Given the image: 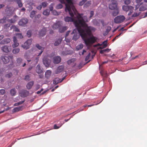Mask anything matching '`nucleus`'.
<instances>
[{"label": "nucleus", "instance_id": "ddd939ff", "mask_svg": "<svg viewBox=\"0 0 147 147\" xmlns=\"http://www.w3.org/2000/svg\"><path fill=\"white\" fill-rule=\"evenodd\" d=\"M134 7L131 6L123 5L122 7V9L123 10L127 12L130 9H134Z\"/></svg>", "mask_w": 147, "mask_h": 147}, {"label": "nucleus", "instance_id": "f03ea898", "mask_svg": "<svg viewBox=\"0 0 147 147\" xmlns=\"http://www.w3.org/2000/svg\"><path fill=\"white\" fill-rule=\"evenodd\" d=\"M125 19V17L123 16H119L114 18V21L116 23H119L123 22Z\"/></svg>", "mask_w": 147, "mask_h": 147}, {"label": "nucleus", "instance_id": "680f3d73", "mask_svg": "<svg viewBox=\"0 0 147 147\" xmlns=\"http://www.w3.org/2000/svg\"><path fill=\"white\" fill-rule=\"evenodd\" d=\"M86 1H81L79 3V5L82 6L83 5L85 2Z\"/></svg>", "mask_w": 147, "mask_h": 147}, {"label": "nucleus", "instance_id": "ea45409f", "mask_svg": "<svg viewBox=\"0 0 147 147\" xmlns=\"http://www.w3.org/2000/svg\"><path fill=\"white\" fill-rule=\"evenodd\" d=\"M6 17L5 16L3 17L2 19H0V23H4L6 22Z\"/></svg>", "mask_w": 147, "mask_h": 147}, {"label": "nucleus", "instance_id": "39448f33", "mask_svg": "<svg viewBox=\"0 0 147 147\" xmlns=\"http://www.w3.org/2000/svg\"><path fill=\"white\" fill-rule=\"evenodd\" d=\"M20 94L22 97H25L28 95L29 92L26 90H22L20 92Z\"/></svg>", "mask_w": 147, "mask_h": 147}, {"label": "nucleus", "instance_id": "09e8293b", "mask_svg": "<svg viewBox=\"0 0 147 147\" xmlns=\"http://www.w3.org/2000/svg\"><path fill=\"white\" fill-rule=\"evenodd\" d=\"M41 17V15L39 14H38L36 15L35 17V20L36 21V20H37L39 18H40Z\"/></svg>", "mask_w": 147, "mask_h": 147}, {"label": "nucleus", "instance_id": "20e7f679", "mask_svg": "<svg viewBox=\"0 0 147 147\" xmlns=\"http://www.w3.org/2000/svg\"><path fill=\"white\" fill-rule=\"evenodd\" d=\"M112 3L109 5V8L111 10L117 8V3L116 1H112Z\"/></svg>", "mask_w": 147, "mask_h": 147}, {"label": "nucleus", "instance_id": "49530a36", "mask_svg": "<svg viewBox=\"0 0 147 147\" xmlns=\"http://www.w3.org/2000/svg\"><path fill=\"white\" fill-rule=\"evenodd\" d=\"M5 92V90L3 89L0 90V95H3Z\"/></svg>", "mask_w": 147, "mask_h": 147}, {"label": "nucleus", "instance_id": "de8ad7c7", "mask_svg": "<svg viewBox=\"0 0 147 147\" xmlns=\"http://www.w3.org/2000/svg\"><path fill=\"white\" fill-rule=\"evenodd\" d=\"M91 4L90 1H89L87 2L86 3L84 4V7H87L88 6L90 5Z\"/></svg>", "mask_w": 147, "mask_h": 147}, {"label": "nucleus", "instance_id": "13d9d810", "mask_svg": "<svg viewBox=\"0 0 147 147\" xmlns=\"http://www.w3.org/2000/svg\"><path fill=\"white\" fill-rule=\"evenodd\" d=\"M90 55V53H89L88 55L85 58V60L86 61H87L89 59V57Z\"/></svg>", "mask_w": 147, "mask_h": 147}, {"label": "nucleus", "instance_id": "338daca9", "mask_svg": "<svg viewBox=\"0 0 147 147\" xmlns=\"http://www.w3.org/2000/svg\"><path fill=\"white\" fill-rule=\"evenodd\" d=\"M42 8V6L41 5H39L36 7V8L38 10H40Z\"/></svg>", "mask_w": 147, "mask_h": 147}, {"label": "nucleus", "instance_id": "9d476101", "mask_svg": "<svg viewBox=\"0 0 147 147\" xmlns=\"http://www.w3.org/2000/svg\"><path fill=\"white\" fill-rule=\"evenodd\" d=\"M76 32V30L74 29L73 30L71 33V34H74L73 37L72 39L73 40H77L79 37V36L77 33H75Z\"/></svg>", "mask_w": 147, "mask_h": 147}, {"label": "nucleus", "instance_id": "2f4dec72", "mask_svg": "<svg viewBox=\"0 0 147 147\" xmlns=\"http://www.w3.org/2000/svg\"><path fill=\"white\" fill-rule=\"evenodd\" d=\"M62 81V80H61L59 78H55V80H53V83L54 84H56L61 82Z\"/></svg>", "mask_w": 147, "mask_h": 147}, {"label": "nucleus", "instance_id": "c85d7f7f", "mask_svg": "<svg viewBox=\"0 0 147 147\" xmlns=\"http://www.w3.org/2000/svg\"><path fill=\"white\" fill-rule=\"evenodd\" d=\"M147 6L144 4V6H141L139 8V11H143L146 9Z\"/></svg>", "mask_w": 147, "mask_h": 147}, {"label": "nucleus", "instance_id": "603ef678", "mask_svg": "<svg viewBox=\"0 0 147 147\" xmlns=\"http://www.w3.org/2000/svg\"><path fill=\"white\" fill-rule=\"evenodd\" d=\"M16 35L18 38H23V36L21 34H17Z\"/></svg>", "mask_w": 147, "mask_h": 147}, {"label": "nucleus", "instance_id": "f257e3e1", "mask_svg": "<svg viewBox=\"0 0 147 147\" xmlns=\"http://www.w3.org/2000/svg\"><path fill=\"white\" fill-rule=\"evenodd\" d=\"M60 1L62 4H65V11L68 12L71 17H74V14L76 16L77 19L74 21V24L86 45L91 46L96 42L97 38L93 36H91L92 35L91 30L93 28L88 26L85 23L88 21L87 17L82 16L83 15L82 13L80 14L78 13L72 1Z\"/></svg>", "mask_w": 147, "mask_h": 147}, {"label": "nucleus", "instance_id": "58836bf2", "mask_svg": "<svg viewBox=\"0 0 147 147\" xmlns=\"http://www.w3.org/2000/svg\"><path fill=\"white\" fill-rule=\"evenodd\" d=\"M36 13V11L33 10L30 13V17L31 18H33L35 16Z\"/></svg>", "mask_w": 147, "mask_h": 147}, {"label": "nucleus", "instance_id": "774afa93", "mask_svg": "<svg viewBox=\"0 0 147 147\" xmlns=\"http://www.w3.org/2000/svg\"><path fill=\"white\" fill-rule=\"evenodd\" d=\"M90 18H91L94 15V11H92L90 12Z\"/></svg>", "mask_w": 147, "mask_h": 147}, {"label": "nucleus", "instance_id": "a878e982", "mask_svg": "<svg viewBox=\"0 0 147 147\" xmlns=\"http://www.w3.org/2000/svg\"><path fill=\"white\" fill-rule=\"evenodd\" d=\"M114 10V11L112 12V15L113 16H115L118 14L119 11L118 8H116Z\"/></svg>", "mask_w": 147, "mask_h": 147}, {"label": "nucleus", "instance_id": "2eb2a0df", "mask_svg": "<svg viewBox=\"0 0 147 147\" xmlns=\"http://www.w3.org/2000/svg\"><path fill=\"white\" fill-rule=\"evenodd\" d=\"M1 50L4 52L7 53L10 51V50L8 48V47L7 45L4 46L1 48Z\"/></svg>", "mask_w": 147, "mask_h": 147}, {"label": "nucleus", "instance_id": "f3484780", "mask_svg": "<svg viewBox=\"0 0 147 147\" xmlns=\"http://www.w3.org/2000/svg\"><path fill=\"white\" fill-rule=\"evenodd\" d=\"M64 20L66 22H74L76 20H75L74 18H72L71 17H70L69 16H67L65 18Z\"/></svg>", "mask_w": 147, "mask_h": 147}, {"label": "nucleus", "instance_id": "473e14b6", "mask_svg": "<svg viewBox=\"0 0 147 147\" xmlns=\"http://www.w3.org/2000/svg\"><path fill=\"white\" fill-rule=\"evenodd\" d=\"M10 29H13V30L16 32H19V29L15 26L13 25L10 27Z\"/></svg>", "mask_w": 147, "mask_h": 147}, {"label": "nucleus", "instance_id": "e2e57ef3", "mask_svg": "<svg viewBox=\"0 0 147 147\" xmlns=\"http://www.w3.org/2000/svg\"><path fill=\"white\" fill-rule=\"evenodd\" d=\"M61 125H61L59 126H58L56 124H55L53 126L54 129H59L60 127H61Z\"/></svg>", "mask_w": 147, "mask_h": 147}, {"label": "nucleus", "instance_id": "a19ab883", "mask_svg": "<svg viewBox=\"0 0 147 147\" xmlns=\"http://www.w3.org/2000/svg\"><path fill=\"white\" fill-rule=\"evenodd\" d=\"M20 51V49L19 48H15L12 51V52L14 54H16L18 53Z\"/></svg>", "mask_w": 147, "mask_h": 147}, {"label": "nucleus", "instance_id": "412c9836", "mask_svg": "<svg viewBox=\"0 0 147 147\" xmlns=\"http://www.w3.org/2000/svg\"><path fill=\"white\" fill-rule=\"evenodd\" d=\"M36 73L38 74H40L42 72V69H41L40 65H38L36 67Z\"/></svg>", "mask_w": 147, "mask_h": 147}, {"label": "nucleus", "instance_id": "052dcab7", "mask_svg": "<svg viewBox=\"0 0 147 147\" xmlns=\"http://www.w3.org/2000/svg\"><path fill=\"white\" fill-rule=\"evenodd\" d=\"M24 79L26 80L29 81L30 79V76L28 75L26 76L24 78Z\"/></svg>", "mask_w": 147, "mask_h": 147}, {"label": "nucleus", "instance_id": "7ed1b4c3", "mask_svg": "<svg viewBox=\"0 0 147 147\" xmlns=\"http://www.w3.org/2000/svg\"><path fill=\"white\" fill-rule=\"evenodd\" d=\"M32 39H28L27 41L24 42V44L22 45L21 46L24 49H27L29 48L30 45L32 44Z\"/></svg>", "mask_w": 147, "mask_h": 147}, {"label": "nucleus", "instance_id": "cd10ccee", "mask_svg": "<svg viewBox=\"0 0 147 147\" xmlns=\"http://www.w3.org/2000/svg\"><path fill=\"white\" fill-rule=\"evenodd\" d=\"M100 73L102 77L105 78H107V77L108 75L107 72L102 71L100 72Z\"/></svg>", "mask_w": 147, "mask_h": 147}, {"label": "nucleus", "instance_id": "c756f323", "mask_svg": "<svg viewBox=\"0 0 147 147\" xmlns=\"http://www.w3.org/2000/svg\"><path fill=\"white\" fill-rule=\"evenodd\" d=\"M22 61V59L21 58H18L16 60L17 65L20 66L21 64Z\"/></svg>", "mask_w": 147, "mask_h": 147}, {"label": "nucleus", "instance_id": "a211bd4d", "mask_svg": "<svg viewBox=\"0 0 147 147\" xmlns=\"http://www.w3.org/2000/svg\"><path fill=\"white\" fill-rule=\"evenodd\" d=\"M36 47L39 49L41 50L40 52L39 53L38 56H39L43 52L44 48V47L41 46L38 44H37L36 45Z\"/></svg>", "mask_w": 147, "mask_h": 147}, {"label": "nucleus", "instance_id": "dca6fc26", "mask_svg": "<svg viewBox=\"0 0 147 147\" xmlns=\"http://www.w3.org/2000/svg\"><path fill=\"white\" fill-rule=\"evenodd\" d=\"M64 68V67L63 65L59 66L55 71V73L58 74L60 73L63 70Z\"/></svg>", "mask_w": 147, "mask_h": 147}, {"label": "nucleus", "instance_id": "b1692460", "mask_svg": "<svg viewBox=\"0 0 147 147\" xmlns=\"http://www.w3.org/2000/svg\"><path fill=\"white\" fill-rule=\"evenodd\" d=\"M67 29V26H63L59 28V31L61 33H62L66 30Z\"/></svg>", "mask_w": 147, "mask_h": 147}, {"label": "nucleus", "instance_id": "0eeeda50", "mask_svg": "<svg viewBox=\"0 0 147 147\" xmlns=\"http://www.w3.org/2000/svg\"><path fill=\"white\" fill-rule=\"evenodd\" d=\"M47 29L46 28H43L39 32L38 35L40 37H42L46 34L47 32Z\"/></svg>", "mask_w": 147, "mask_h": 147}, {"label": "nucleus", "instance_id": "6ab92c4d", "mask_svg": "<svg viewBox=\"0 0 147 147\" xmlns=\"http://www.w3.org/2000/svg\"><path fill=\"white\" fill-rule=\"evenodd\" d=\"M43 64L46 67H48L49 66L50 62L48 59L44 58L43 59Z\"/></svg>", "mask_w": 147, "mask_h": 147}, {"label": "nucleus", "instance_id": "4be33fe9", "mask_svg": "<svg viewBox=\"0 0 147 147\" xmlns=\"http://www.w3.org/2000/svg\"><path fill=\"white\" fill-rule=\"evenodd\" d=\"M51 74V72L50 70H47L45 73V77L47 78V79L49 78Z\"/></svg>", "mask_w": 147, "mask_h": 147}, {"label": "nucleus", "instance_id": "aec40b11", "mask_svg": "<svg viewBox=\"0 0 147 147\" xmlns=\"http://www.w3.org/2000/svg\"><path fill=\"white\" fill-rule=\"evenodd\" d=\"M34 83V82L33 81H32L28 82L26 86L27 89L28 90L30 89L33 86Z\"/></svg>", "mask_w": 147, "mask_h": 147}, {"label": "nucleus", "instance_id": "e433bc0d", "mask_svg": "<svg viewBox=\"0 0 147 147\" xmlns=\"http://www.w3.org/2000/svg\"><path fill=\"white\" fill-rule=\"evenodd\" d=\"M50 13V11L49 9H47L43 11L42 13L43 15L45 16H48Z\"/></svg>", "mask_w": 147, "mask_h": 147}, {"label": "nucleus", "instance_id": "bb28decb", "mask_svg": "<svg viewBox=\"0 0 147 147\" xmlns=\"http://www.w3.org/2000/svg\"><path fill=\"white\" fill-rule=\"evenodd\" d=\"M60 26V24L59 22H57L53 26V28L54 29H57Z\"/></svg>", "mask_w": 147, "mask_h": 147}, {"label": "nucleus", "instance_id": "1a4fd4ad", "mask_svg": "<svg viewBox=\"0 0 147 147\" xmlns=\"http://www.w3.org/2000/svg\"><path fill=\"white\" fill-rule=\"evenodd\" d=\"M9 57H10V56H2L1 57V59L4 63L6 64L9 61Z\"/></svg>", "mask_w": 147, "mask_h": 147}, {"label": "nucleus", "instance_id": "4468645a", "mask_svg": "<svg viewBox=\"0 0 147 147\" xmlns=\"http://www.w3.org/2000/svg\"><path fill=\"white\" fill-rule=\"evenodd\" d=\"M10 41L11 40L9 38H5L0 42V44L1 45H4L6 44H7L10 42Z\"/></svg>", "mask_w": 147, "mask_h": 147}, {"label": "nucleus", "instance_id": "8fccbe9b", "mask_svg": "<svg viewBox=\"0 0 147 147\" xmlns=\"http://www.w3.org/2000/svg\"><path fill=\"white\" fill-rule=\"evenodd\" d=\"M52 13L55 16L58 15L59 14V13L55 10H54L53 11Z\"/></svg>", "mask_w": 147, "mask_h": 147}, {"label": "nucleus", "instance_id": "7c9ffc66", "mask_svg": "<svg viewBox=\"0 0 147 147\" xmlns=\"http://www.w3.org/2000/svg\"><path fill=\"white\" fill-rule=\"evenodd\" d=\"M10 92L12 96H14L16 94V91L15 88H13L10 90Z\"/></svg>", "mask_w": 147, "mask_h": 147}, {"label": "nucleus", "instance_id": "79ce46f5", "mask_svg": "<svg viewBox=\"0 0 147 147\" xmlns=\"http://www.w3.org/2000/svg\"><path fill=\"white\" fill-rule=\"evenodd\" d=\"M17 2V3L18 4V6L20 7H21L23 6V4L21 1H16Z\"/></svg>", "mask_w": 147, "mask_h": 147}, {"label": "nucleus", "instance_id": "5fc2aeb1", "mask_svg": "<svg viewBox=\"0 0 147 147\" xmlns=\"http://www.w3.org/2000/svg\"><path fill=\"white\" fill-rule=\"evenodd\" d=\"M140 14V13H134L132 16V17H135L138 16Z\"/></svg>", "mask_w": 147, "mask_h": 147}, {"label": "nucleus", "instance_id": "9b49d317", "mask_svg": "<svg viewBox=\"0 0 147 147\" xmlns=\"http://www.w3.org/2000/svg\"><path fill=\"white\" fill-rule=\"evenodd\" d=\"M61 60L59 56L55 57L53 58V62L55 64H57L61 62Z\"/></svg>", "mask_w": 147, "mask_h": 147}, {"label": "nucleus", "instance_id": "6e6d98bb", "mask_svg": "<svg viewBox=\"0 0 147 147\" xmlns=\"http://www.w3.org/2000/svg\"><path fill=\"white\" fill-rule=\"evenodd\" d=\"M27 35L28 37H30L31 35V32L30 30H28L27 32Z\"/></svg>", "mask_w": 147, "mask_h": 147}, {"label": "nucleus", "instance_id": "3c124183", "mask_svg": "<svg viewBox=\"0 0 147 147\" xmlns=\"http://www.w3.org/2000/svg\"><path fill=\"white\" fill-rule=\"evenodd\" d=\"M47 3L46 2H42V6L43 7H45L47 6Z\"/></svg>", "mask_w": 147, "mask_h": 147}, {"label": "nucleus", "instance_id": "0e129e2a", "mask_svg": "<svg viewBox=\"0 0 147 147\" xmlns=\"http://www.w3.org/2000/svg\"><path fill=\"white\" fill-rule=\"evenodd\" d=\"M24 57L26 59H29V57H28L27 53H26L24 55Z\"/></svg>", "mask_w": 147, "mask_h": 147}, {"label": "nucleus", "instance_id": "c9c22d12", "mask_svg": "<svg viewBox=\"0 0 147 147\" xmlns=\"http://www.w3.org/2000/svg\"><path fill=\"white\" fill-rule=\"evenodd\" d=\"M22 107H16L12 110V112L13 113L17 112L21 110Z\"/></svg>", "mask_w": 147, "mask_h": 147}, {"label": "nucleus", "instance_id": "37998d69", "mask_svg": "<svg viewBox=\"0 0 147 147\" xmlns=\"http://www.w3.org/2000/svg\"><path fill=\"white\" fill-rule=\"evenodd\" d=\"M13 42V44L12 45V47H17L19 45V43L17 41Z\"/></svg>", "mask_w": 147, "mask_h": 147}, {"label": "nucleus", "instance_id": "bf43d9fd", "mask_svg": "<svg viewBox=\"0 0 147 147\" xmlns=\"http://www.w3.org/2000/svg\"><path fill=\"white\" fill-rule=\"evenodd\" d=\"M111 27L110 26H108L107 27V29L106 30V32L107 33H108L111 30Z\"/></svg>", "mask_w": 147, "mask_h": 147}, {"label": "nucleus", "instance_id": "72a5a7b5", "mask_svg": "<svg viewBox=\"0 0 147 147\" xmlns=\"http://www.w3.org/2000/svg\"><path fill=\"white\" fill-rule=\"evenodd\" d=\"M83 47V45L82 44H81L76 46V49L78 51L82 49Z\"/></svg>", "mask_w": 147, "mask_h": 147}, {"label": "nucleus", "instance_id": "4d7b16f0", "mask_svg": "<svg viewBox=\"0 0 147 147\" xmlns=\"http://www.w3.org/2000/svg\"><path fill=\"white\" fill-rule=\"evenodd\" d=\"M54 5V4L53 3L51 4L49 6V9L51 11L53 10V6Z\"/></svg>", "mask_w": 147, "mask_h": 147}, {"label": "nucleus", "instance_id": "393cba45", "mask_svg": "<svg viewBox=\"0 0 147 147\" xmlns=\"http://www.w3.org/2000/svg\"><path fill=\"white\" fill-rule=\"evenodd\" d=\"M142 1H135L136 3H137L136 5H135L136 9H137L140 5H141V3H141Z\"/></svg>", "mask_w": 147, "mask_h": 147}, {"label": "nucleus", "instance_id": "864d4df0", "mask_svg": "<svg viewBox=\"0 0 147 147\" xmlns=\"http://www.w3.org/2000/svg\"><path fill=\"white\" fill-rule=\"evenodd\" d=\"M10 25H11L9 24H6L4 25V28H7L9 27Z\"/></svg>", "mask_w": 147, "mask_h": 147}, {"label": "nucleus", "instance_id": "69168bd1", "mask_svg": "<svg viewBox=\"0 0 147 147\" xmlns=\"http://www.w3.org/2000/svg\"><path fill=\"white\" fill-rule=\"evenodd\" d=\"M124 3L126 5H128L130 3V1H124Z\"/></svg>", "mask_w": 147, "mask_h": 147}, {"label": "nucleus", "instance_id": "5701e85b", "mask_svg": "<svg viewBox=\"0 0 147 147\" xmlns=\"http://www.w3.org/2000/svg\"><path fill=\"white\" fill-rule=\"evenodd\" d=\"M62 39L61 38H59L55 41L54 43V45L55 46H58L61 43L62 41Z\"/></svg>", "mask_w": 147, "mask_h": 147}, {"label": "nucleus", "instance_id": "f704fd0d", "mask_svg": "<svg viewBox=\"0 0 147 147\" xmlns=\"http://www.w3.org/2000/svg\"><path fill=\"white\" fill-rule=\"evenodd\" d=\"M111 50V49H107L102 50H101L100 51V53L101 54L104 53L105 52H109Z\"/></svg>", "mask_w": 147, "mask_h": 147}, {"label": "nucleus", "instance_id": "f8f14e48", "mask_svg": "<svg viewBox=\"0 0 147 147\" xmlns=\"http://www.w3.org/2000/svg\"><path fill=\"white\" fill-rule=\"evenodd\" d=\"M18 16L15 15L11 19H8L7 20V21L11 23H14L18 20Z\"/></svg>", "mask_w": 147, "mask_h": 147}, {"label": "nucleus", "instance_id": "6e6552de", "mask_svg": "<svg viewBox=\"0 0 147 147\" xmlns=\"http://www.w3.org/2000/svg\"><path fill=\"white\" fill-rule=\"evenodd\" d=\"M107 40H106L103 42L101 44L99 43L98 44V45L100 46V47H99L98 48V49H102L107 47Z\"/></svg>", "mask_w": 147, "mask_h": 147}, {"label": "nucleus", "instance_id": "4c0bfd02", "mask_svg": "<svg viewBox=\"0 0 147 147\" xmlns=\"http://www.w3.org/2000/svg\"><path fill=\"white\" fill-rule=\"evenodd\" d=\"M75 61V59L74 58H72L67 61V63L68 65H70L72 63H74Z\"/></svg>", "mask_w": 147, "mask_h": 147}, {"label": "nucleus", "instance_id": "c03bdc74", "mask_svg": "<svg viewBox=\"0 0 147 147\" xmlns=\"http://www.w3.org/2000/svg\"><path fill=\"white\" fill-rule=\"evenodd\" d=\"M12 76V74L11 72H10L5 75V77L8 78H10Z\"/></svg>", "mask_w": 147, "mask_h": 147}, {"label": "nucleus", "instance_id": "a18cd8bd", "mask_svg": "<svg viewBox=\"0 0 147 147\" xmlns=\"http://www.w3.org/2000/svg\"><path fill=\"white\" fill-rule=\"evenodd\" d=\"M63 7V5L61 4H58L56 7V8L57 9H61Z\"/></svg>", "mask_w": 147, "mask_h": 147}, {"label": "nucleus", "instance_id": "423d86ee", "mask_svg": "<svg viewBox=\"0 0 147 147\" xmlns=\"http://www.w3.org/2000/svg\"><path fill=\"white\" fill-rule=\"evenodd\" d=\"M28 22V20L26 18L21 19L19 21L18 24L20 26H24Z\"/></svg>", "mask_w": 147, "mask_h": 147}]
</instances>
